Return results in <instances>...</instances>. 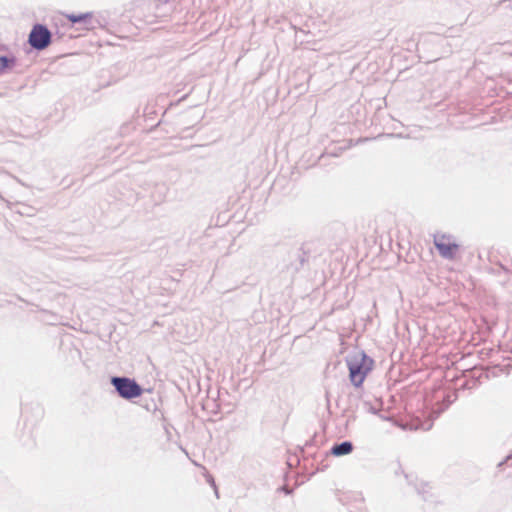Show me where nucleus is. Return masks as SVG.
<instances>
[{
  "mask_svg": "<svg viewBox=\"0 0 512 512\" xmlns=\"http://www.w3.org/2000/svg\"><path fill=\"white\" fill-rule=\"evenodd\" d=\"M111 382L119 395L125 399L136 398L142 394V388L130 378L114 377Z\"/></svg>",
  "mask_w": 512,
  "mask_h": 512,
  "instance_id": "7ed1b4c3",
  "label": "nucleus"
},
{
  "mask_svg": "<svg viewBox=\"0 0 512 512\" xmlns=\"http://www.w3.org/2000/svg\"><path fill=\"white\" fill-rule=\"evenodd\" d=\"M28 41L33 48L43 50L51 42V33L45 26L37 24L32 28Z\"/></svg>",
  "mask_w": 512,
  "mask_h": 512,
  "instance_id": "20e7f679",
  "label": "nucleus"
},
{
  "mask_svg": "<svg viewBox=\"0 0 512 512\" xmlns=\"http://www.w3.org/2000/svg\"><path fill=\"white\" fill-rule=\"evenodd\" d=\"M64 17L72 24H82L85 28H89L92 22L93 14L90 12L79 14H64Z\"/></svg>",
  "mask_w": 512,
  "mask_h": 512,
  "instance_id": "39448f33",
  "label": "nucleus"
},
{
  "mask_svg": "<svg viewBox=\"0 0 512 512\" xmlns=\"http://www.w3.org/2000/svg\"><path fill=\"white\" fill-rule=\"evenodd\" d=\"M352 450H353L352 443L346 441L341 444L334 445L332 447L331 453L334 456H343V455L350 454L352 452Z\"/></svg>",
  "mask_w": 512,
  "mask_h": 512,
  "instance_id": "423d86ee",
  "label": "nucleus"
},
{
  "mask_svg": "<svg viewBox=\"0 0 512 512\" xmlns=\"http://www.w3.org/2000/svg\"><path fill=\"white\" fill-rule=\"evenodd\" d=\"M349 379L351 383L359 388L364 383L368 374L374 367V360L363 351H357L347 358Z\"/></svg>",
  "mask_w": 512,
  "mask_h": 512,
  "instance_id": "f257e3e1",
  "label": "nucleus"
},
{
  "mask_svg": "<svg viewBox=\"0 0 512 512\" xmlns=\"http://www.w3.org/2000/svg\"><path fill=\"white\" fill-rule=\"evenodd\" d=\"M433 242L443 258L455 259L460 251L461 245L452 235L437 233L433 237Z\"/></svg>",
  "mask_w": 512,
  "mask_h": 512,
  "instance_id": "f03ea898",
  "label": "nucleus"
}]
</instances>
